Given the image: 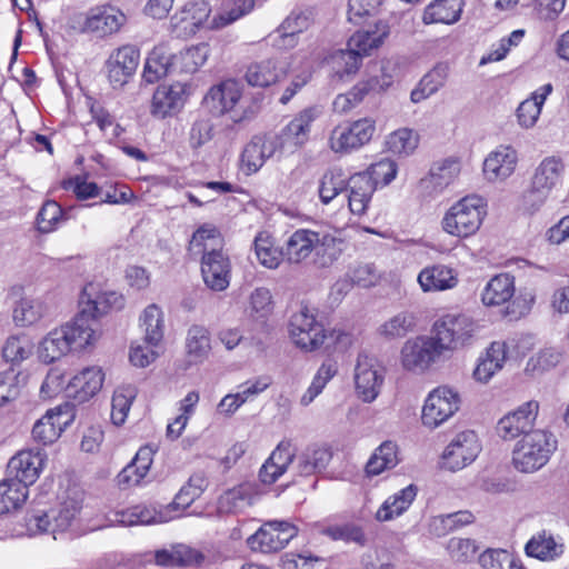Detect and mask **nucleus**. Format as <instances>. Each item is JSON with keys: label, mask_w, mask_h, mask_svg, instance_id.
<instances>
[{"label": "nucleus", "mask_w": 569, "mask_h": 569, "mask_svg": "<svg viewBox=\"0 0 569 569\" xmlns=\"http://www.w3.org/2000/svg\"><path fill=\"white\" fill-rule=\"evenodd\" d=\"M320 111L317 107H309L300 111L291 121H289L281 132L273 137L279 141L280 153L284 151L293 152L301 148L309 140L312 122L319 117Z\"/></svg>", "instance_id": "nucleus-15"}, {"label": "nucleus", "mask_w": 569, "mask_h": 569, "mask_svg": "<svg viewBox=\"0 0 569 569\" xmlns=\"http://www.w3.org/2000/svg\"><path fill=\"white\" fill-rule=\"evenodd\" d=\"M254 8V0H234L229 8L214 16L210 22L212 29H222L249 14Z\"/></svg>", "instance_id": "nucleus-56"}, {"label": "nucleus", "mask_w": 569, "mask_h": 569, "mask_svg": "<svg viewBox=\"0 0 569 569\" xmlns=\"http://www.w3.org/2000/svg\"><path fill=\"white\" fill-rule=\"evenodd\" d=\"M461 12V0H436L426 8L422 21L426 24H451L459 20Z\"/></svg>", "instance_id": "nucleus-42"}, {"label": "nucleus", "mask_w": 569, "mask_h": 569, "mask_svg": "<svg viewBox=\"0 0 569 569\" xmlns=\"http://www.w3.org/2000/svg\"><path fill=\"white\" fill-rule=\"evenodd\" d=\"M323 532L333 540L355 542L359 546H365L367 541L362 528L355 523L329 526Z\"/></svg>", "instance_id": "nucleus-64"}, {"label": "nucleus", "mask_w": 569, "mask_h": 569, "mask_svg": "<svg viewBox=\"0 0 569 569\" xmlns=\"http://www.w3.org/2000/svg\"><path fill=\"white\" fill-rule=\"evenodd\" d=\"M481 450L475 431L467 430L458 433L446 447L442 453V467L450 471H458L469 466Z\"/></svg>", "instance_id": "nucleus-14"}, {"label": "nucleus", "mask_w": 569, "mask_h": 569, "mask_svg": "<svg viewBox=\"0 0 569 569\" xmlns=\"http://www.w3.org/2000/svg\"><path fill=\"white\" fill-rule=\"evenodd\" d=\"M415 326V316L410 312L402 311L382 323L379 328V333L386 339H398L412 331Z\"/></svg>", "instance_id": "nucleus-55"}, {"label": "nucleus", "mask_w": 569, "mask_h": 569, "mask_svg": "<svg viewBox=\"0 0 569 569\" xmlns=\"http://www.w3.org/2000/svg\"><path fill=\"white\" fill-rule=\"evenodd\" d=\"M50 313V306L44 298H21L12 311V319L18 327H29Z\"/></svg>", "instance_id": "nucleus-35"}, {"label": "nucleus", "mask_w": 569, "mask_h": 569, "mask_svg": "<svg viewBox=\"0 0 569 569\" xmlns=\"http://www.w3.org/2000/svg\"><path fill=\"white\" fill-rule=\"evenodd\" d=\"M349 177L341 168L335 167L327 170L319 182V197L323 204H329L340 193L347 190Z\"/></svg>", "instance_id": "nucleus-45"}, {"label": "nucleus", "mask_w": 569, "mask_h": 569, "mask_svg": "<svg viewBox=\"0 0 569 569\" xmlns=\"http://www.w3.org/2000/svg\"><path fill=\"white\" fill-rule=\"evenodd\" d=\"M295 451L291 440H281L259 470V479L264 485L274 483L293 462Z\"/></svg>", "instance_id": "nucleus-26"}, {"label": "nucleus", "mask_w": 569, "mask_h": 569, "mask_svg": "<svg viewBox=\"0 0 569 569\" xmlns=\"http://www.w3.org/2000/svg\"><path fill=\"white\" fill-rule=\"evenodd\" d=\"M375 132L376 121L372 118L345 121L331 130L328 144L335 153L349 154L368 144Z\"/></svg>", "instance_id": "nucleus-7"}, {"label": "nucleus", "mask_w": 569, "mask_h": 569, "mask_svg": "<svg viewBox=\"0 0 569 569\" xmlns=\"http://www.w3.org/2000/svg\"><path fill=\"white\" fill-rule=\"evenodd\" d=\"M26 378L14 366L0 372V408L14 402L21 395Z\"/></svg>", "instance_id": "nucleus-44"}, {"label": "nucleus", "mask_w": 569, "mask_h": 569, "mask_svg": "<svg viewBox=\"0 0 569 569\" xmlns=\"http://www.w3.org/2000/svg\"><path fill=\"white\" fill-rule=\"evenodd\" d=\"M565 163L560 157H546L536 168L531 188L523 197V204L530 212L537 211L562 184Z\"/></svg>", "instance_id": "nucleus-5"}, {"label": "nucleus", "mask_w": 569, "mask_h": 569, "mask_svg": "<svg viewBox=\"0 0 569 569\" xmlns=\"http://www.w3.org/2000/svg\"><path fill=\"white\" fill-rule=\"evenodd\" d=\"M222 248V239L219 230L211 224L199 227L190 241V250L202 256L210 251V248Z\"/></svg>", "instance_id": "nucleus-57"}, {"label": "nucleus", "mask_w": 569, "mask_h": 569, "mask_svg": "<svg viewBox=\"0 0 569 569\" xmlns=\"http://www.w3.org/2000/svg\"><path fill=\"white\" fill-rule=\"evenodd\" d=\"M526 555L541 561H553L565 551L560 538H556L550 531L541 530L535 533L525 547Z\"/></svg>", "instance_id": "nucleus-31"}, {"label": "nucleus", "mask_w": 569, "mask_h": 569, "mask_svg": "<svg viewBox=\"0 0 569 569\" xmlns=\"http://www.w3.org/2000/svg\"><path fill=\"white\" fill-rule=\"evenodd\" d=\"M476 330L475 321L466 315H446L437 320L431 333L446 352L463 346Z\"/></svg>", "instance_id": "nucleus-9"}, {"label": "nucleus", "mask_w": 569, "mask_h": 569, "mask_svg": "<svg viewBox=\"0 0 569 569\" xmlns=\"http://www.w3.org/2000/svg\"><path fill=\"white\" fill-rule=\"evenodd\" d=\"M137 395L138 390L132 385L120 386L114 390L111 400V421L113 425L121 426L126 422Z\"/></svg>", "instance_id": "nucleus-47"}, {"label": "nucleus", "mask_w": 569, "mask_h": 569, "mask_svg": "<svg viewBox=\"0 0 569 569\" xmlns=\"http://www.w3.org/2000/svg\"><path fill=\"white\" fill-rule=\"evenodd\" d=\"M376 191L375 182L360 172L349 177L345 198L351 213L362 216L367 212Z\"/></svg>", "instance_id": "nucleus-25"}, {"label": "nucleus", "mask_w": 569, "mask_h": 569, "mask_svg": "<svg viewBox=\"0 0 569 569\" xmlns=\"http://www.w3.org/2000/svg\"><path fill=\"white\" fill-rule=\"evenodd\" d=\"M449 64L446 62L437 63L430 71H428L419 81L418 86L411 91L410 99L413 103H419L422 100L435 94L441 89L449 76Z\"/></svg>", "instance_id": "nucleus-36"}, {"label": "nucleus", "mask_w": 569, "mask_h": 569, "mask_svg": "<svg viewBox=\"0 0 569 569\" xmlns=\"http://www.w3.org/2000/svg\"><path fill=\"white\" fill-rule=\"evenodd\" d=\"M557 449V439L545 430L526 433L513 449L515 468L521 472H535L550 460Z\"/></svg>", "instance_id": "nucleus-4"}, {"label": "nucleus", "mask_w": 569, "mask_h": 569, "mask_svg": "<svg viewBox=\"0 0 569 569\" xmlns=\"http://www.w3.org/2000/svg\"><path fill=\"white\" fill-rule=\"evenodd\" d=\"M316 231L309 229L296 230L286 241L283 257L290 263H299L315 250Z\"/></svg>", "instance_id": "nucleus-37"}, {"label": "nucleus", "mask_w": 569, "mask_h": 569, "mask_svg": "<svg viewBox=\"0 0 569 569\" xmlns=\"http://www.w3.org/2000/svg\"><path fill=\"white\" fill-rule=\"evenodd\" d=\"M203 556L196 549L183 545H170L154 551V562L158 566L176 567L192 566L202 561Z\"/></svg>", "instance_id": "nucleus-34"}, {"label": "nucleus", "mask_w": 569, "mask_h": 569, "mask_svg": "<svg viewBox=\"0 0 569 569\" xmlns=\"http://www.w3.org/2000/svg\"><path fill=\"white\" fill-rule=\"evenodd\" d=\"M445 355L436 337L418 336L408 339L401 348V363L410 371H425Z\"/></svg>", "instance_id": "nucleus-10"}, {"label": "nucleus", "mask_w": 569, "mask_h": 569, "mask_svg": "<svg viewBox=\"0 0 569 569\" xmlns=\"http://www.w3.org/2000/svg\"><path fill=\"white\" fill-rule=\"evenodd\" d=\"M416 496L417 487L409 485L388 497L377 510L375 518L380 522H385L401 516L411 506Z\"/></svg>", "instance_id": "nucleus-38"}, {"label": "nucleus", "mask_w": 569, "mask_h": 569, "mask_svg": "<svg viewBox=\"0 0 569 569\" xmlns=\"http://www.w3.org/2000/svg\"><path fill=\"white\" fill-rule=\"evenodd\" d=\"M332 459V452L328 447L312 445L307 447L295 463L297 473L309 477L323 471Z\"/></svg>", "instance_id": "nucleus-33"}, {"label": "nucleus", "mask_w": 569, "mask_h": 569, "mask_svg": "<svg viewBox=\"0 0 569 569\" xmlns=\"http://www.w3.org/2000/svg\"><path fill=\"white\" fill-rule=\"evenodd\" d=\"M278 152L280 153L278 140L254 137L242 151V169L247 174L256 173L268 159L274 157Z\"/></svg>", "instance_id": "nucleus-23"}, {"label": "nucleus", "mask_w": 569, "mask_h": 569, "mask_svg": "<svg viewBox=\"0 0 569 569\" xmlns=\"http://www.w3.org/2000/svg\"><path fill=\"white\" fill-rule=\"evenodd\" d=\"M32 353L31 342L24 335L10 336L2 347L3 358L12 363L21 362L28 359Z\"/></svg>", "instance_id": "nucleus-61"}, {"label": "nucleus", "mask_w": 569, "mask_h": 569, "mask_svg": "<svg viewBox=\"0 0 569 569\" xmlns=\"http://www.w3.org/2000/svg\"><path fill=\"white\" fill-rule=\"evenodd\" d=\"M515 295V278L509 273H500L486 284L481 300L486 306H500L508 302Z\"/></svg>", "instance_id": "nucleus-40"}, {"label": "nucleus", "mask_w": 569, "mask_h": 569, "mask_svg": "<svg viewBox=\"0 0 569 569\" xmlns=\"http://www.w3.org/2000/svg\"><path fill=\"white\" fill-rule=\"evenodd\" d=\"M124 13L109 4L90 8L70 18V28L79 33H87L103 39L117 33L126 23Z\"/></svg>", "instance_id": "nucleus-6"}, {"label": "nucleus", "mask_w": 569, "mask_h": 569, "mask_svg": "<svg viewBox=\"0 0 569 569\" xmlns=\"http://www.w3.org/2000/svg\"><path fill=\"white\" fill-rule=\"evenodd\" d=\"M102 383V370L98 367H90L71 378L67 383L66 391L69 397H73L79 402H84L101 389Z\"/></svg>", "instance_id": "nucleus-29"}, {"label": "nucleus", "mask_w": 569, "mask_h": 569, "mask_svg": "<svg viewBox=\"0 0 569 569\" xmlns=\"http://www.w3.org/2000/svg\"><path fill=\"white\" fill-rule=\"evenodd\" d=\"M297 532V528L287 521H268L247 539V543L252 551L277 552L283 549Z\"/></svg>", "instance_id": "nucleus-12"}, {"label": "nucleus", "mask_w": 569, "mask_h": 569, "mask_svg": "<svg viewBox=\"0 0 569 569\" xmlns=\"http://www.w3.org/2000/svg\"><path fill=\"white\" fill-rule=\"evenodd\" d=\"M183 86L180 83L159 86L152 96L150 112L163 119L178 112L183 106Z\"/></svg>", "instance_id": "nucleus-28"}, {"label": "nucleus", "mask_w": 569, "mask_h": 569, "mask_svg": "<svg viewBox=\"0 0 569 569\" xmlns=\"http://www.w3.org/2000/svg\"><path fill=\"white\" fill-rule=\"evenodd\" d=\"M204 102L213 114L230 113L234 123L241 122L252 114L243 106L241 89L234 80H227L212 87L204 97Z\"/></svg>", "instance_id": "nucleus-8"}, {"label": "nucleus", "mask_w": 569, "mask_h": 569, "mask_svg": "<svg viewBox=\"0 0 569 569\" xmlns=\"http://www.w3.org/2000/svg\"><path fill=\"white\" fill-rule=\"evenodd\" d=\"M140 327L143 331V342L159 346L164 333V319L161 308L154 303L146 307L140 316Z\"/></svg>", "instance_id": "nucleus-43"}, {"label": "nucleus", "mask_w": 569, "mask_h": 569, "mask_svg": "<svg viewBox=\"0 0 569 569\" xmlns=\"http://www.w3.org/2000/svg\"><path fill=\"white\" fill-rule=\"evenodd\" d=\"M459 172L458 163L445 161L435 166L429 173L419 182V190L425 198H436L441 194L457 178Z\"/></svg>", "instance_id": "nucleus-27"}, {"label": "nucleus", "mask_w": 569, "mask_h": 569, "mask_svg": "<svg viewBox=\"0 0 569 569\" xmlns=\"http://www.w3.org/2000/svg\"><path fill=\"white\" fill-rule=\"evenodd\" d=\"M140 52L130 44L114 50L106 61L108 79L113 89H120L136 73L139 64Z\"/></svg>", "instance_id": "nucleus-17"}, {"label": "nucleus", "mask_w": 569, "mask_h": 569, "mask_svg": "<svg viewBox=\"0 0 569 569\" xmlns=\"http://www.w3.org/2000/svg\"><path fill=\"white\" fill-rule=\"evenodd\" d=\"M72 413L68 406H59L47 411V413L36 421L32 428V439L41 446H48L56 442L62 431L71 423Z\"/></svg>", "instance_id": "nucleus-19"}, {"label": "nucleus", "mask_w": 569, "mask_h": 569, "mask_svg": "<svg viewBox=\"0 0 569 569\" xmlns=\"http://www.w3.org/2000/svg\"><path fill=\"white\" fill-rule=\"evenodd\" d=\"M123 296L114 291H101L96 283H88L79 298V311L72 321L61 326L68 335L73 351L84 349L96 340L98 318L111 310H120Z\"/></svg>", "instance_id": "nucleus-1"}, {"label": "nucleus", "mask_w": 569, "mask_h": 569, "mask_svg": "<svg viewBox=\"0 0 569 569\" xmlns=\"http://www.w3.org/2000/svg\"><path fill=\"white\" fill-rule=\"evenodd\" d=\"M518 153L511 146L500 144L483 161V173L489 181L505 180L517 166Z\"/></svg>", "instance_id": "nucleus-22"}, {"label": "nucleus", "mask_w": 569, "mask_h": 569, "mask_svg": "<svg viewBox=\"0 0 569 569\" xmlns=\"http://www.w3.org/2000/svg\"><path fill=\"white\" fill-rule=\"evenodd\" d=\"M28 497V489L10 478L0 482V515L20 508Z\"/></svg>", "instance_id": "nucleus-49"}, {"label": "nucleus", "mask_w": 569, "mask_h": 569, "mask_svg": "<svg viewBox=\"0 0 569 569\" xmlns=\"http://www.w3.org/2000/svg\"><path fill=\"white\" fill-rule=\"evenodd\" d=\"M44 466V453L33 450H21L8 462V478L19 481L28 489L40 476Z\"/></svg>", "instance_id": "nucleus-21"}, {"label": "nucleus", "mask_w": 569, "mask_h": 569, "mask_svg": "<svg viewBox=\"0 0 569 569\" xmlns=\"http://www.w3.org/2000/svg\"><path fill=\"white\" fill-rule=\"evenodd\" d=\"M507 358V343L493 341L487 349L486 356L481 358L473 371V377L480 382H488L492 376L502 368Z\"/></svg>", "instance_id": "nucleus-39"}, {"label": "nucleus", "mask_w": 569, "mask_h": 569, "mask_svg": "<svg viewBox=\"0 0 569 569\" xmlns=\"http://www.w3.org/2000/svg\"><path fill=\"white\" fill-rule=\"evenodd\" d=\"M383 370L376 358L359 353L355 368L356 392L365 402L373 401L383 383Z\"/></svg>", "instance_id": "nucleus-16"}, {"label": "nucleus", "mask_w": 569, "mask_h": 569, "mask_svg": "<svg viewBox=\"0 0 569 569\" xmlns=\"http://www.w3.org/2000/svg\"><path fill=\"white\" fill-rule=\"evenodd\" d=\"M398 463L397 446L391 441L380 445L366 465L369 476H378L385 470L396 467Z\"/></svg>", "instance_id": "nucleus-48"}, {"label": "nucleus", "mask_w": 569, "mask_h": 569, "mask_svg": "<svg viewBox=\"0 0 569 569\" xmlns=\"http://www.w3.org/2000/svg\"><path fill=\"white\" fill-rule=\"evenodd\" d=\"M118 521L123 526L151 525L166 521L154 508L138 505L121 511Z\"/></svg>", "instance_id": "nucleus-52"}, {"label": "nucleus", "mask_w": 569, "mask_h": 569, "mask_svg": "<svg viewBox=\"0 0 569 569\" xmlns=\"http://www.w3.org/2000/svg\"><path fill=\"white\" fill-rule=\"evenodd\" d=\"M184 350L189 365H201L210 356L211 336L207 327L202 325H191L186 335Z\"/></svg>", "instance_id": "nucleus-30"}, {"label": "nucleus", "mask_w": 569, "mask_h": 569, "mask_svg": "<svg viewBox=\"0 0 569 569\" xmlns=\"http://www.w3.org/2000/svg\"><path fill=\"white\" fill-rule=\"evenodd\" d=\"M338 366L335 361H325L315 375L311 385L300 399L302 406H309L325 389L327 383L337 375Z\"/></svg>", "instance_id": "nucleus-51"}, {"label": "nucleus", "mask_w": 569, "mask_h": 569, "mask_svg": "<svg viewBox=\"0 0 569 569\" xmlns=\"http://www.w3.org/2000/svg\"><path fill=\"white\" fill-rule=\"evenodd\" d=\"M487 214L485 200L476 194L453 203L441 220L442 230L453 237L468 238L477 233Z\"/></svg>", "instance_id": "nucleus-3"}, {"label": "nucleus", "mask_w": 569, "mask_h": 569, "mask_svg": "<svg viewBox=\"0 0 569 569\" xmlns=\"http://www.w3.org/2000/svg\"><path fill=\"white\" fill-rule=\"evenodd\" d=\"M289 335L293 343L305 351L317 350L327 337L322 323L316 320L307 307L291 316Z\"/></svg>", "instance_id": "nucleus-11"}, {"label": "nucleus", "mask_w": 569, "mask_h": 569, "mask_svg": "<svg viewBox=\"0 0 569 569\" xmlns=\"http://www.w3.org/2000/svg\"><path fill=\"white\" fill-rule=\"evenodd\" d=\"M57 508L48 512H36L27 518V528L31 535L51 532L56 539L57 532L68 530L82 508L83 491L78 487H70L61 496Z\"/></svg>", "instance_id": "nucleus-2"}, {"label": "nucleus", "mask_w": 569, "mask_h": 569, "mask_svg": "<svg viewBox=\"0 0 569 569\" xmlns=\"http://www.w3.org/2000/svg\"><path fill=\"white\" fill-rule=\"evenodd\" d=\"M333 74L339 79H343L346 76L355 74L360 66V58L352 51L347 49H340L333 51L327 60Z\"/></svg>", "instance_id": "nucleus-53"}, {"label": "nucleus", "mask_w": 569, "mask_h": 569, "mask_svg": "<svg viewBox=\"0 0 569 569\" xmlns=\"http://www.w3.org/2000/svg\"><path fill=\"white\" fill-rule=\"evenodd\" d=\"M73 351L62 327L51 330L40 342L38 355L42 362L51 363Z\"/></svg>", "instance_id": "nucleus-41"}, {"label": "nucleus", "mask_w": 569, "mask_h": 569, "mask_svg": "<svg viewBox=\"0 0 569 569\" xmlns=\"http://www.w3.org/2000/svg\"><path fill=\"white\" fill-rule=\"evenodd\" d=\"M551 83H546L535 90L529 98L523 100L517 108L516 116L518 124L523 129H530L537 123L545 101L552 92Z\"/></svg>", "instance_id": "nucleus-32"}, {"label": "nucleus", "mask_w": 569, "mask_h": 569, "mask_svg": "<svg viewBox=\"0 0 569 569\" xmlns=\"http://www.w3.org/2000/svg\"><path fill=\"white\" fill-rule=\"evenodd\" d=\"M201 274L206 286L213 291H223L229 287L231 263L222 248L212 247L201 257Z\"/></svg>", "instance_id": "nucleus-18"}, {"label": "nucleus", "mask_w": 569, "mask_h": 569, "mask_svg": "<svg viewBox=\"0 0 569 569\" xmlns=\"http://www.w3.org/2000/svg\"><path fill=\"white\" fill-rule=\"evenodd\" d=\"M539 411V403L535 400L527 401L515 411L502 417L497 426L498 433L503 439H515L520 435L530 433Z\"/></svg>", "instance_id": "nucleus-20"}, {"label": "nucleus", "mask_w": 569, "mask_h": 569, "mask_svg": "<svg viewBox=\"0 0 569 569\" xmlns=\"http://www.w3.org/2000/svg\"><path fill=\"white\" fill-rule=\"evenodd\" d=\"M281 70L273 59L262 60L250 64L246 71V80L253 87H268L279 79Z\"/></svg>", "instance_id": "nucleus-46"}, {"label": "nucleus", "mask_w": 569, "mask_h": 569, "mask_svg": "<svg viewBox=\"0 0 569 569\" xmlns=\"http://www.w3.org/2000/svg\"><path fill=\"white\" fill-rule=\"evenodd\" d=\"M472 521L473 515L467 510L436 516L429 521V531L437 537H442L455 529L471 523Z\"/></svg>", "instance_id": "nucleus-50"}, {"label": "nucleus", "mask_w": 569, "mask_h": 569, "mask_svg": "<svg viewBox=\"0 0 569 569\" xmlns=\"http://www.w3.org/2000/svg\"><path fill=\"white\" fill-rule=\"evenodd\" d=\"M63 217L61 206L54 200L46 201L37 214L38 230L43 233L53 231Z\"/></svg>", "instance_id": "nucleus-62"}, {"label": "nucleus", "mask_w": 569, "mask_h": 569, "mask_svg": "<svg viewBox=\"0 0 569 569\" xmlns=\"http://www.w3.org/2000/svg\"><path fill=\"white\" fill-rule=\"evenodd\" d=\"M460 398L448 387H439L431 391L422 408V423L429 428H437L459 409Z\"/></svg>", "instance_id": "nucleus-13"}, {"label": "nucleus", "mask_w": 569, "mask_h": 569, "mask_svg": "<svg viewBox=\"0 0 569 569\" xmlns=\"http://www.w3.org/2000/svg\"><path fill=\"white\" fill-rule=\"evenodd\" d=\"M254 252L258 261L266 268H277L283 257V249L273 247L269 236L259 233L254 239Z\"/></svg>", "instance_id": "nucleus-58"}, {"label": "nucleus", "mask_w": 569, "mask_h": 569, "mask_svg": "<svg viewBox=\"0 0 569 569\" xmlns=\"http://www.w3.org/2000/svg\"><path fill=\"white\" fill-rule=\"evenodd\" d=\"M483 569H526L513 553L505 549H488L479 557Z\"/></svg>", "instance_id": "nucleus-54"}, {"label": "nucleus", "mask_w": 569, "mask_h": 569, "mask_svg": "<svg viewBox=\"0 0 569 569\" xmlns=\"http://www.w3.org/2000/svg\"><path fill=\"white\" fill-rule=\"evenodd\" d=\"M386 143L390 152L408 156L417 148L418 137L412 130L403 128L390 133Z\"/></svg>", "instance_id": "nucleus-60"}, {"label": "nucleus", "mask_w": 569, "mask_h": 569, "mask_svg": "<svg viewBox=\"0 0 569 569\" xmlns=\"http://www.w3.org/2000/svg\"><path fill=\"white\" fill-rule=\"evenodd\" d=\"M209 7L204 1H193L187 3L180 12V22L184 30L199 28L209 17Z\"/></svg>", "instance_id": "nucleus-63"}, {"label": "nucleus", "mask_w": 569, "mask_h": 569, "mask_svg": "<svg viewBox=\"0 0 569 569\" xmlns=\"http://www.w3.org/2000/svg\"><path fill=\"white\" fill-rule=\"evenodd\" d=\"M385 36V32L378 34L371 31H357L348 40L347 48L355 52L360 58V61H362L365 56H368L371 50L377 49L382 43Z\"/></svg>", "instance_id": "nucleus-59"}, {"label": "nucleus", "mask_w": 569, "mask_h": 569, "mask_svg": "<svg viewBox=\"0 0 569 569\" xmlns=\"http://www.w3.org/2000/svg\"><path fill=\"white\" fill-rule=\"evenodd\" d=\"M417 281L423 292L446 291L458 284V272L443 263L429 264L418 273Z\"/></svg>", "instance_id": "nucleus-24"}]
</instances>
